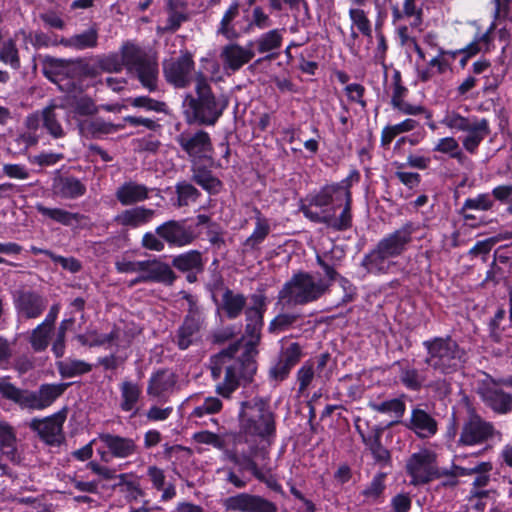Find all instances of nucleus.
Segmentation results:
<instances>
[{"instance_id": "1", "label": "nucleus", "mask_w": 512, "mask_h": 512, "mask_svg": "<svg viewBox=\"0 0 512 512\" xmlns=\"http://www.w3.org/2000/svg\"><path fill=\"white\" fill-rule=\"evenodd\" d=\"M361 180L356 169L339 182L327 183L301 200L299 211L310 222L323 224L335 232H343L353 226V196L351 188Z\"/></svg>"}, {"instance_id": "2", "label": "nucleus", "mask_w": 512, "mask_h": 512, "mask_svg": "<svg viewBox=\"0 0 512 512\" xmlns=\"http://www.w3.org/2000/svg\"><path fill=\"white\" fill-rule=\"evenodd\" d=\"M119 59L109 55L101 61V68L107 72H121L125 67L141 87L149 93L161 92L159 88V63L155 55L149 54L145 48L127 41L120 49Z\"/></svg>"}, {"instance_id": "3", "label": "nucleus", "mask_w": 512, "mask_h": 512, "mask_svg": "<svg viewBox=\"0 0 512 512\" xmlns=\"http://www.w3.org/2000/svg\"><path fill=\"white\" fill-rule=\"evenodd\" d=\"M183 116L188 125L210 127L218 123L229 106L225 94H216L207 77L199 72L195 78L194 93L183 100Z\"/></svg>"}, {"instance_id": "4", "label": "nucleus", "mask_w": 512, "mask_h": 512, "mask_svg": "<svg viewBox=\"0 0 512 512\" xmlns=\"http://www.w3.org/2000/svg\"><path fill=\"white\" fill-rule=\"evenodd\" d=\"M418 226L405 222L400 228L382 237L362 258L361 267L374 276L386 275L396 265L392 259L403 255L413 241Z\"/></svg>"}, {"instance_id": "5", "label": "nucleus", "mask_w": 512, "mask_h": 512, "mask_svg": "<svg viewBox=\"0 0 512 512\" xmlns=\"http://www.w3.org/2000/svg\"><path fill=\"white\" fill-rule=\"evenodd\" d=\"M277 415L268 399L254 397L240 403L238 436L245 442L272 444L277 436Z\"/></svg>"}, {"instance_id": "6", "label": "nucleus", "mask_w": 512, "mask_h": 512, "mask_svg": "<svg viewBox=\"0 0 512 512\" xmlns=\"http://www.w3.org/2000/svg\"><path fill=\"white\" fill-rule=\"evenodd\" d=\"M263 326L261 323L245 324L244 332L248 340L243 346V352L233 364L226 367L223 382L216 386V392L222 397L229 398L241 382L249 384L253 381L258 368L256 357L259 354L258 345L261 342Z\"/></svg>"}, {"instance_id": "7", "label": "nucleus", "mask_w": 512, "mask_h": 512, "mask_svg": "<svg viewBox=\"0 0 512 512\" xmlns=\"http://www.w3.org/2000/svg\"><path fill=\"white\" fill-rule=\"evenodd\" d=\"M424 363L435 373L452 375L464 367L467 353L451 335L434 336L422 342Z\"/></svg>"}, {"instance_id": "8", "label": "nucleus", "mask_w": 512, "mask_h": 512, "mask_svg": "<svg viewBox=\"0 0 512 512\" xmlns=\"http://www.w3.org/2000/svg\"><path fill=\"white\" fill-rule=\"evenodd\" d=\"M70 383H45L36 391L22 389L9 381V377L0 378V395L16 404L22 410L41 411L50 407L64 394Z\"/></svg>"}, {"instance_id": "9", "label": "nucleus", "mask_w": 512, "mask_h": 512, "mask_svg": "<svg viewBox=\"0 0 512 512\" xmlns=\"http://www.w3.org/2000/svg\"><path fill=\"white\" fill-rule=\"evenodd\" d=\"M330 291V283L323 280L315 281L314 277L306 271H298L284 283L278 293V300L284 305H306L319 300Z\"/></svg>"}, {"instance_id": "10", "label": "nucleus", "mask_w": 512, "mask_h": 512, "mask_svg": "<svg viewBox=\"0 0 512 512\" xmlns=\"http://www.w3.org/2000/svg\"><path fill=\"white\" fill-rule=\"evenodd\" d=\"M239 9V2L234 0L224 12L217 28V34L222 35L229 41H234L242 35L250 34L255 28L265 30L273 24L270 16L261 6L253 7L251 19L245 17L243 19L245 23L241 21L235 22V19L239 16Z\"/></svg>"}, {"instance_id": "11", "label": "nucleus", "mask_w": 512, "mask_h": 512, "mask_svg": "<svg viewBox=\"0 0 512 512\" xmlns=\"http://www.w3.org/2000/svg\"><path fill=\"white\" fill-rule=\"evenodd\" d=\"M495 433L494 424L473 411L462 423L457 445L460 447L482 445L492 439Z\"/></svg>"}, {"instance_id": "12", "label": "nucleus", "mask_w": 512, "mask_h": 512, "mask_svg": "<svg viewBox=\"0 0 512 512\" xmlns=\"http://www.w3.org/2000/svg\"><path fill=\"white\" fill-rule=\"evenodd\" d=\"M175 141L181 150L189 156L191 162L194 160L212 161L213 144L207 131L203 129L185 130L176 136Z\"/></svg>"}, {"instance_id": "13", "label": "nucleus", "mask_w": 512, "mask_h": 512, "mask_svg": "<svg viewBox=\"0 0 512 512\" xmlns=\"http://www.w3.org/2000/svg\"><path fill=\"white\" fill-rule=\"evenodd\" d=\"M436 454L428 449L413 453L406 463L410 484L419 486L430 483L436 475Z\"/></svg>"}, {"instance_id": "14", "label": "nucleus", "mask_w": 512, "mask_h": 512, "mask_svg": "<svg viewBox=\"0 0 512 512\" xmlns=\"http://www.w3.org/2000/svg\"><path fill=\"white\" fill-rule=\"evenodd\" d=\"M155 232L170 248L188 246L197 238L194 227L188 225L186 219L165 221L155 228Z\"/></svg>"}, {"instance_id": "15", "label": "nucleus", "mask_w": 512, "mask_h": 512, "mask_svg": "<svg viewBox=\"0 0 512 512\" xmlns=\"http://www.w3.org/2000/svg\"><path fill=\"white\" fill-rule=\"evenodd\" d=\"M195 68L192 54L188 51L182 53L178 58L165 63L163 74L167 83L174 88L183 89L190 85L191 73Z\"/></svg>"}, {"instance_id": "16", "label": "nucleus", "mask_w": 512, "mask_h": 512, "mask_svg": "<svg viewBox=\"0 0 512 512\" xmlns=\"http://www.w3.org/2000/svg\"><path fill=\"white\" fill-rule=\"evenodd\" d=\"M226 511L233 512H278L277 505L260 496L250 493H238L224 499Z\"/></svg>"}, {"instance_id": "17", "label": "nucleus", "mask_w": 512, "mask_h": 512, "mask_svg": "<svg viewBox=\"0 0 512 512\" xmlns=\"http://www.w3.org/2000/svg\"><path fill=\"white\" fill-rule=\"evenodd\" d=\"M78 134L86 139H101L103 136L118 132L125 128L124 124L105 121L102 117H76Z\"/></svg>"}, {"instance_id": "18", "label": "nucleus", "mask_w": 512, "mask_h": 512, "mask_svg": "<svg viewBox=\"0 0 512 512\" xmlns=\"http://www.w3.org/2000/svg\"><path fill=\"white\" fill-rule=\"evenodd\" d=\"M303 356L302 347L299 343L293 342L283 349L277 362L269 369L270 379L276 382L286 380L291 370L300 362Z\"/></svg>"}, {"instance_id": "19", "label": "nucleus", "mask_w": 512, "mask_h": 512, "mask_svg": "<svg viewBox=\"0 0 512 512\" xmlns=\"http://www.w3.org/2000/svg\"><path fill=\"white\" fill-rule=\"evenodd\" d=\"M171 265L177 271L186 274V281L191 284L198 281V274L203 273L205 269L202 252L196 249L174 256Z\"/></svg>"}, {"instance_id": "20", "label": "nucleus", "mask_w": 512, "mask_h": 512, "mask_svg": "<svg viewBox=\"0 0 512 512\" xmlns=\"http://www.w3.org/2000/svg\"><path fill=\"white\" fill-rule=\"evenodd\" d=\"M408 88L402 84L393 87V93L391 96V105L402 115H410L417 116L423 114L425 118L428 120L427 125L431 130L436 129L435 123L432 121L433 114L432 111L428 110L423 105L411 104L405 101V98L408 94Z\"/></svg>"}, {"instance_id": "21", "label": "nucleus", "mask_w": 512, "mask_h": 512, "mask_svg": "<svg viewBox=\"0 0 512 512\" xmlns=\"http://www.w3.org/2000/svg\"><path fill=\"white\" fill-rule=\"evenodd\" d=\"M284 29H271L259 35L254 41H249L248 46H256V51L260 54L267 53L266 56L257 59L254 65L260 64L262 61H271L278 57V53L274 51L281 48L283 43Z\"/></svg>"}, {"instance_id": "22", "label": "nucleus", "mask_w": 512, "mask_h": 512, "mask_svg": "<svg viewBox=\"0 0 512 512\" xmlns=\"http://www.w3.org/2000/svg\"><path fill=\"white\" fill-rule=\"evenodd\" d=\"M66 417L67 410L63 408L44 419H32L30 428L36 432L43 441L52 444L55 441L56 435L62 430Z\"/></svg>"}, {"instance_id": "23", "label": "nucleus", "mask_w": 512, "mask_h": 512, "mask_svg": "<svg viewBox=\"0 0 512 512\" xmlns=\"http://www.w3.org/2000/svg\"><path fill=\"white\" fill-rule=\"evenodd\" d=\"M255 57V51L251 46H241L238 43L225 45L220 53V58L226 70L236 72L248 64Z\"/></svg>"}, {"instance_id": "24", "label": "nucleus", "mask_w": 512, "mask_h": 512, "mask_svg": "<svg viewBox=\"0 0 512 512\" xmlns=\"http://www.w3.org/2000/svg\"><path fill=\"white\" fill-rule=\"evenodd\" d=\"M47 300L36 291H21L15 300L17 312L25 319H35L42 315Z\"/></svg>"}, {"instance_id": "25", "label": "nucleus", "mask_w": 512, "mask_h": 512, "mask_svg": "<svg viewBox=\"0 0 512 512\" xmlns=\"http://www.w3.org/2000/svg\"><path fill=\"white\" fill-rule=\"evenodd\" d=\"M481 398L495 414L507 415L512 412V394L504 391L499 385L492 384L484 388Z\"/></svg>"}, {"instance_id": "26", "label": "nucleus", "mask_w": 512, "mask_h": 512, "mask_svg": "<svg viewBox=\"0 0 512 512\" xmlns=\"http://www.w3.org/2000/svg\"><path fill=\"white\" fill-rule=\"evenodd\" d=\"M205 322V318H199L191 313L185 315L182 324L176 331L174 343L180 350H186L193 345L199 338L200 330Z\"/></svg>"}, {"instance_id": "27", "label": "nucleus", "mask_w": 512, "mask_h": 512, "mask_svg": "<svg viewBox=\"0 0 512 512\" xmlns=\"http://www.w3.org/2000/svg\"><path fill=\"white\" fill-rule=\"evenodd\" d=\"M406 427L422 439L431 438L438 432L436 419L421 408L412 409L410 421Z\"/></svg>"}, {"instance_id": "28", "label": "nucleus", "mask_w": 512, "mask_h": 512, "mask_svg": "<svg viewBox=\"0 0 512 512\" xmlns=\"http://www.w3.org/2000/svg\"><path fill=\"white\" fill-rule=\"evenodd\" d=\"M144 273L148 283H161L166 286H171L177 280V275L172 267L157 259L143 260Z\"/></svg>"}, {"instance_id": "29", "label": "nucleus", "mask_w": 512, "mask_h": 512, "mask_svg": "<svg viewBox=\"0 0 512 512\" xmlns=\"http://www.w3.org/2000/svg\"><path fill=\"white\" fill-rule=\"evenodd\" d=\"M36 211L43 217L44 221H51L66 227L78 225L87 217L78 212H71L59 207H47L42 203L35 205Z\"/></svg>"}, {"instance_id": "30", "label": "nucleus", "mask_w": 512, "mask_h": 512, "mask_svg": "<svg viewBox=\"0 0 512 512\" xmlns=\"http://www.w3.org/2000/svg\"><path fill=\"white\" fill-rule=\"evenodd\" d=\"M384 428L380 426H374L371 430L370 435L361 433L362 442L368 447L374 461L380 464L382 467L391 465V453L382 444V434Z\"/></svg>"}, {"instance_id": "31", "label": "nucleus", "mask_w": 512, "mask_h": 512, "mask_svg": "<svg viewBox=\"0 0 512 512\" xmlns=\"http://www.w3.org/2000/svg\"><path fill=\"white\" fill-rule=\"evenodd\" d=\"M99 439L114 458H128L137 452V445L132 438L102 433L99 435Z\"/></svg>"}, {"instance_id": "32", "label": "nucleus", "mask_w": 512, "mask_h": 512, "mask_svg": "<svg viewBox=\"0 0 512 512\" xmlns=\"http://www.w3.org/2000/svg\"><path fill=\"white\" fill-rule=\"evenodd\" d=\"M155 210L145 206L125 209L114 217V222L120 226L136 229L151 222Z\"/></svg>"}, {"instance_id": "33", "label": "nucleus", "mask_w": 512, "mask_h": 512, "mask_svg": "<svg viewBox=\"0 0 512 512\" xmlns=\"http://www.w3.org/2000/svg\"><path fill=\"white\" fill-rule=\"evenodd\" d=\"M88 72V65L81 59H67L63 75V85H59L60 89L67 93H81L82 88L79 81Z\"/></svg>"}, {"instance_id": "34", "label": "nucleus", "mask_w": 512, "mask_h": 512, "mask_svg": "<svg viewBox=\"0 0 512 512\" xmlns=\"http://www.w3.org/2000/svg\"><path fill=\"white\" fill-rule=\"evenodd\" d=\"M465 132L467 135L462 139V145L470 154H476L479 145L491 133L489 121L474 116L473 122Z\"/></svg>"}, {"instance_id": "35", "label": "nucleus", "mask_w": 512, "mask_h": 512, "mask_svg": "<svg viewBox=\"0 0 512 512\" xmlns=\"http://www.w3.org/2000/svg\"><path fill=\"white\" fill-rule=\"evenodd\" d=\"M391 9L392 23L395 25L403 19L412 18L410 27L419 28L423 23V9L417 6L416 0H404L402 7L397 2L389 3Z\"/></svg>"}, {"instance_id": "36", "label": "nucleus", "mask_w": 512, "mask_h": 512, "mask_svg": "<svg viewBox=\"0 0 512 512\" xmlns=\"http://www.w3.org/2000/svg\"><path fill=\"white\" fill-rule=\"evenodd\" d=\"M54 193L63 198L74 200L84 196L87 192L86 185L75 176H60L54 180Z\"/></svg>"}, {"instance_id": "37", "label": "nucleus", "mask_w": 512, "mask_h": 512, "mask_svg": "<svg viewBox=\"0 0 512 512\" xmlns=\"http://www.w3.org/2000/svg\"><path fill=\"white\" fill-rule=\"evenodd\" d=\"M115 197L121 205L131 206L147 200L149 198V189L144 184L127 181L117 188Z\"/></svg>"}, {"instance_id": "38", "label": "nucleus", "mask_w": 512, "mask_h": 512, "mask_svg": "<svg viewBox=\"0 0 512 512\" xmlns=\"http://www.w3.org/2000/svg\"><path fill=\"white\" fill-rule=\"evenodd\" d=\"M240 347L241 340H237L230 343L226 348L222 349L217 354L211 356L210 372L214 381L219 380L222 376L223 369L226 370V367L233 364V362L237 359L235 358V355L239 351Z\"/></svg>"}, {"instance_id": "39", "label": "nucleus", "mask_w": 512, "mask_h": 512, "mask_svg": "<svg viewBox=\"0 0 512 512\" xmlns=\"http://www.w3.org/2000/svg\"><path fill=\"white\" fill-rule=\"evenodd\" d=\"M387 474L384 472H377L371 481L360 492L363 497L362 503L368 505H378L385 501V491Z\"/></svg>"}, {"instance_id": "40", "label": "nucleus", "mask_w": 512, "mask_h": 512, "mask_svg": "<svg viewBox=\"0 0 512 512\" xmlns=\"http://www.w3.org/2000/svg\"><path fill=\"white\" fill-rule=\"evenodd\" d=\"M120 404L123 412H132L135 415L138 412L137 404L142 395V387L138 382L132 380H123L119 384Z\"/></svg>"}, {"instance_id": "41", "label": "nucleus", "mask_w": 512, "mask_h": 512, "mask_svg": "<svg viewBox=\"0 0 512 512\" xmlns=\"http://www.w3.org/2000/svg\"><path fill=\"white\" fill-rule=\"evenodd\" d=\"M176 384V376L168 369H158L153 372L148 380L147 394L152 397H160L171 390Z\"/></svg>"}, {"instance_id": "42", "label": "nucleus", "mask_w": 512, "mask_h": 512, "mask_svg": "<svg viewBox=\"0 0 512 512\" xmlns=\"http://www.w3.org/2000/svg\"><path fill=\"white\" fill-rule=\"evenodd\" d=\"M193 440L196 443L211 445L218 450L224 451L230 462L236 465L242 464L236 449H226L225 439L214 432L208 430L196 432L193 435Z\"/></svg>"}, {"instance_id": "43", "label": "nucleus", "mask_w": 512, "mask_h": 512, "mask_svg": "<svg viewBox=\"0 0 512 512\" xmlns=\"http://www.w3.org/2000/svg\"><path fill=\"white\" fill-rule=\"evenodd\" d=\"M247 298L242 293H235L232 289L226 287L222 294V302L219 307L226 318L234 320L238 318L245 309Z\"/></svg>"}, {"instance_id": "44", "label": "nucleus", "mask_w": 512, "mask_h": 512, "mask_svg": "<svg viewBox=\"0 0 512 512\" xmlns=\"http://www.w3.org/2000/svg\"><path fill=\"white\" fill-rule=\"evenodd\" d=\"M98 29L95 26L90 27L80 34H75L69 38L61 37L59 44L64 47L75 50H86L95 48L98 45Z\"/></svg>"}, {"instance_id": "45", "label": "nucleus", "mask_w": 512, "mask_h": 512, "mask_svg": "<svg viewBox=\"0 0 512 512\" xmlns=\"http://www.w3.org/2000/svg\"><path fill=\"white\" fill-rule=\"evenodd\" d=\"M255 227L252 234L244 241V247L250 250L259 249L271 231L269 219L263 216L261 211L255 207Z\"/></svg>"}, {"instance_id": "46", "label": "nucleus", "mask_w": 512, "mask_h": 512, "mask_svg": "<svg viewBox=\"0 0 512 512\" xmlns=\"http://www.w3.org/2000/svg\"><path fill=\"white\" fill-rule=\"evenodd\" d=\"M368 406L375 412L393 415L396 420L392 421L389 426L398 424L406 411V404L401 398H393L380 403L369 402Z\"/></svg>"}, {"instance_id": "47", "label": "nucleus", "mask_w": 512, "mask_h": 512, "mask_svg": "<svg viewBox=\"0 0 512 512\" xmlns=\"http://www.w3.org/2000/svg\"><path fill=\"white\" fill-rule=\"evenodd\" d=\"M79 93H68V97L73 98L69 105L72 107V119L76 123V117L86 118L95 116L98 113V107L94 100L88 96L77 97Z\"/></svg>"}, {"instance_id": "48", "label": "nucleus", "mask_w": 512, "mask_h": 512, "mask_svg": "<svg viewBox=\"0 0 512 512\" xmlns=\"http://www.w3.org/2000/svg\"><path fill=\"white\" fill-rule=\"evenodd\" d=\"M133 108L142 109L145 112H155L159 114H169V106L165 101L150 97L149 95H140L129 99Z\"/></svg>"}, {"instance_id": "49", "label": "nucleus", "mask_w": 512, "mask_h": 512, "mask_svg": "<svg viewBox=\"0 0 512 512\" xmlns=\"http://www.w3.org/2000/svg\"><path fill=\"white\" fill-rule=\"evenodd\" d=\"M57 369L62 378H73L92 371V365L80 359L57 362Z\"/></svg>"}, {"instance_id": "50", "label": "nucleus", "mask_w": 512, "mask_h": 512, "mask_svg": "<svg viewBox=\"0 0 512 512\" xmlns=\"http://www.w3.org/2000/svg\"><path fill=\"white\" fill-rule=\"evenodd\" d=\"M175 193L177 196L175 205L179 208L186 207L191 202H196L201 197V192L185 180L176 183Z\"/></svg>"}, {"instance_id": "51", "label": "nucleus", "mask_w": 512, "mask_h": 512, "mask_svg": "<svg viewBox=\"0 0 512 512\" xmlns=\"http://www.w3.org/2000/svg\"><path fill=\"white\" fill-rule=\"evenodd\" d=\"M400 382L409 391L418 392L424 386L426 377L414 367H403L400 370Z\"/></svg>"}, {"instance_id": "52", "label": "nucleus", "mask_w": 512, "mask_h": 512, "mask_svg": "<svg viewBox=\"0 0 512 512\" xmlns=\"http://www.w3.org/2000/svg\"><path fill=\"white\" fill-rule=\"evenodd\" d=\"M67 59L46 56L43 60V75L53 83L63 81Z\"/></svg>"}, {"instance_id": "53", "label": "nucleus", "mask_w": 512, "mask_h": 512, "mask_svg": "<svg viewBox=\"0 0 512 512\" xmlns=\"http://www.w3.org/2000/svg\"><path fill=\"white\" fill-rule=\"evenodd\" d=\"M52 331L40 324L31 331L28 342L35 353L43 352L48 348Z\"/></svg>"}, {"instance_id": "54", "label": "nucleus", "mask_w": 512, "mask_h": 512, "mask_svg": "<svg viewBox=\"0 0 512 512\" xmlns=\"http://www.w3.org/2000/svg\"><path fill=\"white\" fill-rule=\"evenodd\" d=\"M0 61L10 65L14 70L20 69L21 60L19 50L13 38H9L2 43L0 48Z\"/></svg>"}, {"instance_id": "55", "label": "nucleus", "mask_w": 512, "mask_h": 512, "mask_svg": "<svg viewBox=\"0 0 512 512\" xmlns=\"http://www.w3.org/2000/svg\"><path fill=\"white\" fill-rule=\"evenodd\" d=\"M43 127L53 138H62L65 133L55 113V106H47L42 110Z\"/></svg>"}, {"instance_id": "56", "label": "nucleus", "mask_w": 512, "mask_h": 512, "mask_svg": "<svg viewBox=\"0 0 512 512\" xmlns=\"http://www.w3.org/2000/svg\"><path fill=\"white\" fill-rule=\"evenodd\" d=\"M300 318L299 314L294 313H279L276 315L268 325V332L270 334H279L289 330Z\"/></svg>"}, {"instance_id": "57", "label": "nucleus", "mask_w": 512, "mask_h": 512, "mask_svg": "<svg viewBox=\"0 0 512 512\" xmlns=\"http://www.w3.org/2000/svg\"><path fill=\"white\" fill-rule=\"evenodd\" d=\"M18 34L23 35L25 40L29 39L32 46L37 50H39L41 48H48L50 46L60 45L57 37L54 40H52L48 34L42 32V31H36L32 35L31 33L27 34L24 29H20L16 33V35H18Z\"/></svg>"}, {"instance_id": "58", "label": "nucleus", "mask_w": 512, "mask_h": 512, "mask_svg": "<svg viewBox=\"0 0 512 512\" xmlns=\"http://www.w3.org/2000/svg\"><path fill=\"white\" fill-rule=\"evenodd\" d=\"M433 150L435 152L449 154L451 158L456 159L459 162L464 158L463 152L459 149L458 141L453 137H444L439 139Z\"/></svg>"}, {"instance_id": "59", "label": "nucleus", "mask_w": 512, "mask_h": 512, "mask_svg": "<svg viewBox=\"0 0 512 512\" xmlns=\"http://www.w3.org/2000/svg\"><path fill=\"white\" fill-rule=\"evenodd\" d=\"M494 207V199L490 193H480L473 198H467L463 210L489 211Z\"/></svg>"}, {"instance_id": "60", "label": "nucleus", "mask_w": 512, "mask_h": 512, "mask_svg": "<svg viewBox=\"0 0 512 512\" xmlns=\"http://www.w3.org/2000/svg\"><path fill=\"white\" fill-rule=\"evenodd\" d=\"M222 401L217 397H206L201 405L196 406L191 412V417L202 418L205 415L218 413L222 409Z\"/></svg>"}, {"instance_id": "61", "label": "nucleus", "mask_w": 512, "mask_h": 512, "mask_svg": "<svg viewBox=\"0 0 512 512\" xmlns=\"http://www.w3.org/2000/svg\"><path fill=\"white\" fill-rule=\"evenodd\" d=\"M349 17L353 25H355L364 36H372L371 22L366 16L364 10L358 8H351L349 10Z\"/></svg>"}, {"instance_id": "62", "label": "nucleus", "mask_w": 512, "mask_h": 512, "mask_svg": "<svg viewBox=\"0 0 512 512\" xmlns=\"http://www.w3.org/2000/svg\"><path fill=\"white\" fill-rule=\"evenodd\" d=\"M473 120L474 116L465 117L457 112H452L443 119L442 123L450 129L465 132L467 129H469V126Z\"/></svg>"}, {"instance_id": "63", "label": "nucleus", "mask_w": 512, "mask_h": 512, "mask_svg": "<svg viewBox=\"0 0 512 512\" xmlns=\"http://www.w3.org/2000/svg\"><path fill=\"white\" fill-rule=\"evenodd\" d=\"M314 363L307 360L297 371V381L299 383V392H304L311 384L314 378Z\"/></svg>"}, {"instance_id": "64", "label": "nucleus", "mask_w": 512, "mask_h": 512, "mask_svg": "<svg viewBox=\"0 0 512 512\" xmlns=\"http://www.w3.org/2000/svg\"><path fill=\"white\" fill-rule=\"evenodd\" d=\"M16 433L14 428L7 422L0 421V449H15Z\"/></svg>"}]
</instances>
